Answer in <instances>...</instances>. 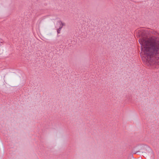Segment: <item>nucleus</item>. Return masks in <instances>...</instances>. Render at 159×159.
<instances>
[{
    "mask_svg": "<svg viewBox=\"0 0 159 159\" xmlns=\"http://www.w3.org/2000/svg\"><path fill=\"white\" fill-rule=\"evenodd\" d=\"M143 30H139V36L141 37L139 42L141 45L142 59L148 66H153L159 64V34L154 31L153 34L156 35L149 38L143 37Z\"/></svg>",
    "mask_w": 159,
    "mask_h": 159,
    "instance_id": "obj_1",
    "label": "nucleus"
},
{
    "mask_svg": "<svg viewBox=\"0 0 159 159\" xmlns=\"http://www.w3.org/2000/svg\"><path fill=\"white\" fill-rule=\"evenodd\" d=\"M62 29V27H59L57 30V32L58 34H60V31Z\"/></svg>",
    "mask_w": 159,
    "mask_h": 159,
    "instance_id": "obj_2",
    "label": "nucleus"
},
{
    "mask_svg": "<svg viewBox=\"0 0 159 159\" xmlns=\"http://www.w3.org/2000/svg\"><path fill=\"white\" fill-rule=\"evenodd\" d=\"M60 23L61 24V27H62V28L63 26L65 25V23H63L62 21H60Z\"/></svg>",
    "mask_w": 159,
    "mask_h": 159,
    "instance_id": "obj_3",
    "label": "nucleus"
},
{
    "mask_svg": "<svg viewBox=\"0 0 159 159\" xmlns=\"http://www.w3.org/2000/svg\"><path fill=\"white\" fill-rule=\"evenodd\" d=\"M61 43V40L58 41L57 42L58 43Z\"/></svg>",
    "mask_w": 159,
    "mask_h": 159,
    "instance_id": "obj_4",
    "label": "nucleus"
}]
</instances>
